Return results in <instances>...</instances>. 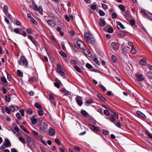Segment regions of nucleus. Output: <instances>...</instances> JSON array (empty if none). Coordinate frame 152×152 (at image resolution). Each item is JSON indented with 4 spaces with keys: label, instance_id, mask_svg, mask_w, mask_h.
<instances>
[{
    "label": "nucleus",
    "instance_id": "nucleus-12",
    "mask_svg": "<svg viewBox=\"0 0 152 152\" xmlns=\"http://www.w3.org/2000/svg\"><path fill=\"white\" fill-rule=\"evenodd\" d=\"M113 49L114 50H117L119 48V45L118 44L115 42H112L111 44Z\"/></svg>",
    "mask_w": 152,
    "mask_h": 152
},
{
    "label": "nucleus",
    "instance_id": "nucleus-25",
    "mask_svg": "<svg viewBox=\"0 0 152 152\" xmlns=\"http://www.w3.org/2000/svg\"><path fill=\"white\" fill-rule=\"evenodd\" d=\"M3 11L4 13L7 14L8 13V7H7L5 5H4L3 6Z\"/></svg>",
    "mask_w": 152,
    "mask_h": 152
},
{
    "label": "nucleus",
    "instance_id": "nucleus-23",
    "mask_svg": "<svg viewBox=\"0 0 152 152\" xmlns=\"http://www.w3.org/2000/svg\"><path fill=\"white\" fill-rule=\"evenodd\" d=\"M5 97L6 101L8 102H9L10 101V96L8 94H6L5 96Z\"/></svg>",
    "mask_w": 152,
    "mask_h": 152
},
{
    "label": "nucleus",
    "instance_id": "nucleus-16",
    "mask_svg": "<svg viewBox=\"0 0 152 152\" xmlns=\"http://www.w3.org/2000/svg\"><path fill=\"white\" fill-rule=\"evenodd\" d=\"M32 133L38 139H40L41 138L40 137L42 136L39 135L38 132L34 130H32Z\"/></svg>",
    "mask_w": 152,
    "mask_h": 152
},
{
    "label": "nucleus",
    "instance_id": "nucleus-18",
    "mask_svg": "<svg viewBox=\"0 0 152 152\" xmlns=\"http://www.w3.org/2000/svg\"><path fill=\"white\" fill-rule=\"evenodd\" d=\"M146 60L145 58L141 59L139 61V64L140 65H145L146 63Z\"/></svg>",
    "mask_w": 152,
    "mask_h": 152
},
{
    "label": "nucleus",
    "instance_id": "nucleus-11",
    "mask_svg": "<svg viewBox=\"0 0 152 152\" xmlns=\"http://www.w3.org/2000/svg\"><path fill=\"white\" fill-rule=\"evenodd\" d=\"M137 78L136 80L137 81H142L144 79V77L142 75H135Z\"/></svg>",
    "mask_w": 152,
    "mask_h": 152
},
{
    "label": "nucleus",
    "instance_id": "nucleus-35",
    "mask_svg": "<svg viewBox=\"0 0 152 152\" xmlns=\"http://www.w3.org/2000/svg\"><path fill=\"white\" fill-rule=\"evenodd\" d=\"M86 56H87L89 57H91V53L90 51L86 48Z\"/></svg>",
    "mask_w": 152,
    "mask_h": 152
},
{
    "label": "nucleus",
    "instance_id": "nucleus-8",
    "mask_svg": "<svg viewBox=\"0 0 152 152\" xmlns=\"http://www.w3.org/2000/svg\"><path fill=\"white\" fill-rule=\"evenodd\" d=\"M48 133L50 136H53L55 135L56 131L53 128L51 127L48 131Z\"/></svg>",
    "mask_w": 152,
    "mask_h": 152
},
{
    "label": "nucleus",
    "instance_id": "nucleus-64",
    "mask_svg": "<svg viewBox=\"0 0 152 152\" xmlns=\"http://www.w3.org/2000/svg\"><path fill=\"white\" fill-rule=\"evenodd\" d=\"M108 32L109 33H112L113 32V29L112 28H110L108 29Z\"/></svg>",
    "mask_w": 152,
    "mask_h": 152
},
{
    "label": "nucleus",
    "instance_id": "nucleus-3",
    "mask_svg": "<svg viewBox=\"0 0 152 152\" xmlns=\"http://www.w3.org/2000/svg\"><path fill=\"white\" fill-rule=\"evenodd\" d=\"M114 115L111 114L108 116L105 117V118L110 121L111 122L115 123V121L116 118L117 119H118V114L114 113Z\"/></svg>",
    "mask_w": 152,
    "mask_h": 152
},
{
    "label": "nucleus",
    "instance_id": "nucleus-21",
    "mask_svg": "<svg viewBox=\"0 0 152 152\" xmlns=\"http://www.w3.org/2000/svg\"><path fill=\"white\" fill-rule=\"evenodd\" d=\"M145 133L146 135L152 139V134L151 133L148 131H145Z\"/></svg>",
    "mask_w": 152,
    "mask_h": 152
},
{
    "label": "nucleus",
    "instance_id": "nucleus-9",
    "mask_svg": "<svg viewBox=\"0 0 152 152\" xmlns=\"http://www.w3.org/2000/svg\"><path fill=\"white\" fill-rule=\"evenodd\" d=\"M77 44L78 46L81 48L84 51V48L85 47V44L81 40H79L77 41Z\"/></svg>",
    "mask_w": 152,
    "mask_h": 152
},
{
    "label": "nucleus",
    "instance_id": "nucleus-46",
    "mask_svg": "<svg viewBox=\"0 0 152 152\" xmlns=\"http://www.w3.org/2000/svg\"><path fill=\"white\" fill-rule=\"evenodd\" d=\"M64 45V42H62L61 43V45L62 46V49L64 51H66V49Z\"/></svg>",
    "mask_w": 152,
    "mask_h": 152
},
{
    "label": "nucleus",
    "instance_id": "nucleus-44",
    "mask_svg": "<svg viewBox=\"0 0 152 152\" xmlns=\"http://www.w3.org/2000/svg\"><path fill=\"white\" fill-rule=\"evenodd\" d=\"M38 113L40 116H42L44 114V112L42 110H39L38 111Z\"/></svg>",
    "mask_w": 152,
    "mask_h": 152
},
{
    "label": "nucleus",
    "instance_id": "nucleus-24",
    "mask_svg": "<svg viewBox=\"0 0 152 152\" xmlns=\"http://www.w3.org/2000/svg\"><path fill=\"white\" fill-rule=\"evenodd\" d=\"M19 139L20 141L23 144H25L26 143V140L23 137H19Z\"/></svg>",
    "mask_w": 152,
    "mask_h": 152
},
{
    "label": "nucleus",
    "instance_id": "nucleus-15",
    "mask_svg": "<svg viewBox=\"0 0 152 152\" xmlns=\"http://www.w3.org/2000/svg\"><path fill=\"white\" fill-rule=\"evenodd\" d=\"M10 110L12 112L17 111L18 110V106L11 105L10 107Z\"/></svg>",
    "mask_w": 152,
    "mask_h": 152
},
{
    "label": "nucleus",
    "instance_id": "nucleus-59",
    "mask_svg": "<svg viewBox=\"0 0 152 152\" xmlns=\"http://www.w3.org/2000/svg\"><path fill=\"white\" fill-rule=\"evenodd\" d=\"M26 31L29 34H31L32 33L31 30L30 28L27 29Z\"/></svg>",
    "mask_w": 152,
    "mask_h": 152
},
{
    "label": "nucleus",
    "instance_id": "nucleus-62",
    "mask_svg": "<svg viewBox=\"0 0 152 152\" xmlns=\"http://www.w3.org/2000/svg\"><path fill=\"white\" fill-rule=\"evenodd\" d=\"M54 84L55 86L58 88H60V86L59 83L57 82H55L54 83Z\"/></svg>",
    "mask_w": 152,
    "mask_h": 152
},
{
    "label": "nucleus",
    "instance_id": "nucleus-20",
    "mask_svg": "<svg viewBox=\"0 0 152 152\" xmlns=\"http://www.w3.org/2000/svg\"><path fill=\"white\" fill-rule=\"evenodd\" d=\"M98 97L103 102H106L107 101L106 99L104 97H103L101 94H97Z\"/></svg>",
    "mask_w": 152,
    "mask_h": 152
},
{
    "label": "nucleus",
    "instance_id": "nucleus-40",
    "mask_svg": "<svg viewBox=\"0 0 152 152\" xmlns=\"http://www.w3.org/2000/svg\"><path fill=\"white\" fill-rule=\"evenodd\" d=\"M130 52L133 54H135L137 53L136 50L133 47L132 48Z\"/></svg>",
    "mask_w": 152,
    "mask_h": 152
},
{
    "label": "nucleus",
    "instance_id": "nucleus-33",
    "mask_svg": "<svg viewBox=\"0 0 152 152\" xmlns=\"http://www.w3.org/2000/svg\"><path fill=\"white\" fill-rule=\"evenodd\" d=\"M99 22L100 25L102 26H104L105 25V22L104 20H99Z\"/></svg>",
    "mask_w": 152,
    "mask_h": 152
},
{
    "label": "nucleus",
    "instance_id": "nucleus-57",
    "mask_svg": "<svg viewBox=\"0 0 152 152\" xmlns=\"http://www.w3.org/2000/svg\"><path fill=\"white\" fill-rule=\"evenodd\" d=\"M118 127H120L121 126V123L119 121H118L117 123H116L115 122V123H114Z\"/></svg>",
    "mask_w": 152,
    "mask_h": 152
},
{
    "label": "nucleus",
    "instance_id": "nucleus-58",
    "mask_svg": "<svg viewBox=\"0 0 152 152\" xmlns=\"http://www.w3.org/2000/svg\"><path fill=\"white\" fill-rule=\"evenodd\" d=\"M86 67L89 69H91L92 68V66L89 63L86 64Z\"/></svg>",
    "mask_w": 152,
    "mask_h": 152
},
{
    "label": "nucleus",
    "instance_id": "nucleus-37",
    "mask_svg": "<svg viewBox=\"0 0 152 152\" xmlns=\"http://www.w3.org/2000/svg\"><path fill=\"white\" fill-rule=\"evenodd\" d=\"M117 25L119 26L122 29H124L125 27L124 25L122 24V23L119 21L117 22Z\"/></svg>",
    "mask_w": 152,
    "mask_h": 152
},
{
    "label": "nucleus",
    "instance_id": "nucleus-36",
    "mask_svg": "<svg viewBox=\"0 0 152 152\" xmlns=\"http://www.w3.org/2000/svg\"><path fill=\"white\" fill-rule=\"evenodd\" d=\"M118 7L123 12H124L125 11V8L124 7L123 5H119L118 6Z\"/></svg>",
    "mask_w": 152,
    "mask_h": 152
},
{
    "label": "nucleus",
    "instance_id": "nucleus-41",
    "mask_svg": "<svg viewBox=\"0 0 152 152\" xmlns=\"http://www.w3.org/2000/svg\"><path fill=\"white\" fill-rule=\"evenodd\" d=\"M93 60L97 65H100V63L98 61V59L96 57H95L94 58Z\"/></svg>",
    "mask_w": 152,
    "mask_h": 152
},
{
    "label": "nucleus",
    "instance_id": "nucleus-61",
    "mask_svg": "<svg viewBox=\"0 0 152 152\" xmlns=\"http://www.w3.org/2000/svg\"><path fill=\"white\" fill-rule=\"evenodd\" d=\"M112 17L113 18H117V15L116 13H113L112 15Z\"/></svg>",
    "mask_w": 152,
    "mask_h": 152
},
{
    "label": "nucleus",
    "instance_id": "nucleus-51",
    "mask_svg": "<svg viewBox=\"0 0 152 152\" xmlns=\"http://www.w3.org/2000/svg\"><path fill=\"white\" fill-rule=\"evenodd\" d=\"M99 13L100 15L101 16H104L105 15L104 12L101 10H99Z\"/></svg>",
    "mask_w": 152,
    "mask_h": 152
},
{
    "label": "nucleus",
    "instance_id": "nucleus-42",
    "mask_svg": "<svg viewBox=\"0 0 152 152\" xmlns=\"http://www.w3.org/2000/svg\"><path fill=\"white\" fill-rule=\"evenodd\" d=\"M97 111L99 113L102 115H103L102 112V109L99 108V107H97Z\"/></svg>",
    "mask_w": 152,
    "mask_h": 152
},
{
    "label": "nucleus",
    "instance_id": "nucleus-5",
    "mask_svg": "<svg viewBox=\"0 0 152 152\" xmlns=\"http://www.w3.org/2000/svg\"><path fill=\"white\" fill-rule=\"evenodd\" d=\"M26 140L27 143L29 146L32 147L34 145L35 142L33 138L28 136Z\"/></svg>",
    "mask_w": 152,
    "mask_h": 152
},
{
    "label": "nucleus",
    "instance_id": "nucleus-1",
    "mask_svg": "<svg viewBox=\"0 0 152 152\" xmlns=\"http://www.w3.org/2000/svg\"><path fill=\"white\" fill-rule=\"evenodd\" d=\"M96 40L93 35L89 31L86 32V42L91 44L94 43Z\"/></svg>",
    "mask_w": 152,
    "mask_h": 152
},
{
    "label": "nucleus",
    "instance_id": "nucleus-60",
    "mask_svg": "<svg viewBox=\"0 0 152 152\" xmlns=\"http://www.w3.org/2000/svg\"><path fill=\"white\" fill-rule=\"evenodd\" d=\"M8 147V146H7L6 144L5 143H4L2 145H1V148L3 149H4L5 148H6L7 147Z\"/></svg>",
    "mask_w": 152,
    "mask_h": 152
},
{
    "label": "nucleus",
    "instance_id": "nucleus-56",
    "mask_svg": "<svg viewBox=\"0 0 152 152\" xmlns=\"http://www.w3.org/2000/svg\"><path fill=\"white\" fill-rule=\"evenodd\" d=\"M55 142L59 145H60V142L59 139L58 138H56L55 140Z\"/></svg>",
    "mask_w": 152,
    "mask_h": 152
},
{
    "label": "nucleus",
    "instance_id": "nucleus-7",
    "mask_svg": "<svg viewBox=\"0 0 152 152\" xmlns=\"http://www.w3.org/2000/svg\"><path fill=\"white\" fill-rule=\"evenodd\" d=\"M50 99L51 101V102L53 104V105L55 107L56 106V103L54 101L55 98V95L54 94H49Z\"/></svg>",
    "mask_w": 152,
    "mask_h": 152
},
{
    "label": "nucleus",
    "instance_id": "nucleus-2",
    "mask_svg": "<svg viewBox=\"0 0 152 152\" xmlns=\"http://www.w3.org/2000/svg\"><path fill=\"white\" fill-rule=\"evenodd\" d=\"M48 126V125L46 122H42L39 126L40 131L42 133H46Z\"/></svg>",
    "mask_w": 152,
    "mask_h": 152
},
{
    "label": "nucleus",
    "instance_id": "nucleus-45",
    "mask_svg": "<svg viewBox=\"0 0 152 152\" xmlns=\"http://www.w3.org/2000/svg\"><path fill=\"white\" fill-rule=\"evenodd\" d=\"M17 73L18 75L20 77H22L23 76V73L19 70H17Z\"/></svg>",
    "mask_w": 152,
    "mask_h": 152
},
{
    "label": "nucleus",
    "instance_id": "nucleus-50",
    "mask_svg": "<svg viewBox=\"0 0 152 152\" xmlns=\"http://www.w3.org/2000/svg\"><path fill=\"white\" fill-rule=\"evenodd\" d=\"M111 59L114 62H115L116 61V57L114 55H113L111 57Z\"/></svg>",
    "mask_w": 152,
    "mask_h": 152
},
{
    "label": "nucleus",
    "instance_id": "nucleus-39",
    "mask_svg": "<svg viewBox=\"0 0 152 152\" xmlns=\"http://www.w3.org/2000/svg\"><path fill=\"white\" fill-rule=\"evenodd\" d=\"M86 118H88V119H89V120H91L93 119V118L92 117L91 115H90L86 112Z\"/></svg>",
    "mask_w": 152,
    "mask_h": 152
},
{
    "label": "nucleus",
    "instance_id": "nucleus-63",
    "mask_svg": "<svg viewBox=\"0 0 152 152\" xmlns=\"http://www.w3.org/2000/svg\"><path fill=\"white\" fill-rule=\"evenodd\" d=\"M102 106L104 108H105L106 110H110L109 108L108 107H107V106L106 105L104 104H102Z\"/></svg>",
    "mask_w": 152,
    "mask_h": 152
},
{
    "label": "nucleus",
    "instance_id": "nucleus-53",
    "mask_svg": "<svg viewBox=\"0 0 152 152\" xmlns=\"http://www.w3.org/2000/svg\"><path fill=\"white\" fill-rule=\"evenodd\" d=\"M74 68L75 69L77 70V71L78 72H81V70H80V69L78 67H77V66H74Z\"/></svg>",
    "mask_w": 152,
    "mask_h": 152
},
{
    "label": "nucleus",
    "instance_id": "nucleus-48",
    "mask_svg": "<svg viewBox=\"0 0 152 152\" xmlns=\"http://www.w3.org/2000/svg\"><path fill=\"white\" fill-rule=\"evenodd\" d=\"M99 87H100L102 89V90H103V91H106V88L102 84H99Z\"/></svg>",
    "mask_w": 152,
    "mask_h": 152
},
{
    "label": "nucleus",
    "instance_id": "nucleus-4",
    "mask_svg": "<svg viewBox=\"0 0 152 152\" xmlns=\"http://www.w3.org/2000/svg\"><path fill=\"white\" fill-rule=\"evenodd\" d=\"M18 64L20 65H22L25 67H27L28 61L25 56H23L21 57L18 61Z\"/></svg>",
    "mask_w": 152,
    "mask_h": 152
},
{
    "label": "nucleus",
    "instance_id": "nucleus-38",
    "mask_svg": "<svg viewBox=\"0 0 152 152\" xmlns=\"http://www.w3.org/2000/svg\"><path fill=\"white\" fill-rule=\"evenodd\" d=\"M146 75L149 78H152V72L151 71H149L147 72Z\"/></svg>",
    "mask_w": 152,
    "mask_h": 152
},
{
    "label": "nucleus",
    "instance_id": "nucleus-6",
    "mask_svg": "<svg viewBox=\"0 0 152 152\" xmlns=\"http://www.w3.org/2000/svg\"><path fill=\"white\" fill-rule=\"evenodd\" d=\"M57 71V72L62 76L65 75V73L63 71V68L61 64H58Z\"/></svg>",
    "mask_w": 152,
    "mask_h": 152
},
{
    "label": "nucleus",
    "instance_id": "nucleus-55",
    "mask_svg": "<svg viewBox=\"0 0 152 152\" xmlns=\"http://www.w3.org/2000/svg\"><path fill=\"white\" fill-rule=\"evenodd\" d=\"M1 81L3 83H6L7 82V80L4 77H2L1 78Z\"/></svg>",
    "mask_w": 152,
    "mask_h": 152
},
{
    "label": "nucleus",
    "instance_id": "nucleus-26",
    "mask_svg": "<svg viewBox=\"0 0 152 152\" xmlns=\"http://www.w3.org/2000/svg\"><path fill=\"white\" fill-rule=\"evenodd\" d=\"M130 49V48L127 46H126L124 48H123L122 50L123 51V53L124 54H126V51L129 50Z\"/></svg>",
    "mask_w": 152,
    "mask_h": 152
},
{
    "label": "nucleus",
    "instance_id": "nucleus-30",
    "mask_svg": "<svg viewBox=\"0 0 152 152\" xmlns=\"http://www.w3.org/2000/svg\"><path fill=\"white\" fill-rule=\"evenodd\" d=\"M71 45L74 49L75 50V52H77V47L76 46L75 44L74 43H72L71 44Z\"/></svg>",
    "mask_w": 152,
    "mask_h": 152
},
{
    "label": "nucleus",
    "instance_id": "nucleus-43",
    "mask_svg": "<svg viewBox=\"0 0 152 152\" xmlns=\"http://www.w3.org/2000/svg\"><path fill=\"white\" fill-rule=\"evenodd\" d=\"M5 110L7 113L10 114V109L8 107L6 106L5 107Z\"/></svg>",
    "mask_w": 152,
    "mask_h": 152
},
{
    "label": "nucleus",
    "instance_id": "nucleus-27",
    "mask_svg": "<svg viewBox=\"0 0 152 152\" xmlns=\"http://www.w3.org/2000/svg\"><path fill=\"white\" fill-rule=\"evenodd\" d=\"M40 139H39L38 140L41 141L45 145H47V142L45 140H43V137L42 136L40 137Z\"/></svg>",
    "mask_w": 152,
    "mask_h": 152
},
{
    "label": "nucleus",
    "instance_id": "nucleus-52",
    "mask_svg": "<svg viewBox=\"0 0 152 152\" xmlns=\"http://www.w3.org/2000/svg\"><path fill=\"white\" fill-rule=\"evenodd\" d=\"M90 8L92 10H94L96 9L97 7L95 5H92L91 6Z\"/></svg>",
    "mask_w": 152,
    "mask_h": 152
},
{
    "label": "nucleus",
    "instance_id": "nucleus-19",
    "mask_svg": "<svg viewBox=\"0 0 152 152\" xmlns=\"http://www.w3.org/2000/svg\"><path fill=\"white\" fill-rule=\"evenodd\" d=\"M35 116H34L31 118V122L32 124H35L37 123V121L36 118H35Z\"/></svg>",
    "mask_w": 152,
    "mask_h": 152
},
{
    "label": "nucleus",
    "instance_id": "nucleus-13",
    "mask_svg": "<svg viewBox=\"0 0 152 152\" xmlns=\"http://www.w3.org/2000/svg\"><path fill=\"white\" fill-rule=\"evenodd\" d=\"M88 127L90 129L94 132H99V128L94 125L89 124Z\"/></svg>",
    "mask_w": 152,
    "mask_h": 152
},
{
    "label": "nucleus",
    "instance_id": "nucleus-32",
    "mask_svg": "<svg viewBox=\"0 0 152 152\" xmlns=\"http://www.w3.org/2000/svg\"><path fill=\"white\" fill-rule=\"evenodd\" d=\"M94 100L93 99H90L86 101V104L89 105L94 103Z\"/></svg>",
    "mask_w": 152,
    "mask_h": 152
},
{
    "label": "nucleus",
    "instance_id": "nucleus-17",
    "mask_svg": "<svg viewBox=\"0 0 152 152\" xmlns=\"http://www.w3.org/2000/svg\"><path fill=\"white\" fill-rule=\"evenodd\" d=\"M47 22L49 25L51 27H54L56 25V23L52 20H48Z\"/></svg>",
    "mask_w": 152,
    "mask_h": 152
},
{
    "label": "nucleus",
    "instance_id": "nucleus-14",
    "mask_svg": "<svg viewBox=\"0 0 152 152\" xmlns=\"http://www.w3.org/2000/svg\"><path fill=\"white\" fill-rule=\"evenodd\" d=\"M76 102L79 106H81L83 103L82 99L81 97L77 96L76 98Z\"/></svg>",
    "mask_w": 152,
    "mask_h": 152
},
{
    "label": "nucleus",
    "instance_id": "nucleus-10",
    "mask_svg": "<svg viewBox=\"0 0 152 152\" xmlns=\"http://www.w3.org/2000/svg\"><path fill=\"white\" fill-rule=\"evenodd\" d=\"M137 115L141 118L143 119H146V116L143 113L139 111H137L136 112Z\"/></svg>",
    "mask_w": 152,
    "mask_h": 152
},
{
    "label": "nucleus",
    "instance_id": "nucleus-49",
    "mask_svg": "<svg viewBox=\"0 0 152 152\" xmlns=\"http://www.w3.org/2000/svg\"><path fill=\"white\" fill-rule=\"evenodd\" d=\"M27 112L28 113L30 114H31L33 113V111L30 108H28L27 110Z\"/></svg>",
    "mask_w": 152,
    "mask_h": 152
},
{
    "label": "nucleus",
    "instance_id": "nucleus-47",
    "mask_svg": "<svg viewBox=\"0 0 152 152\" xmlns=\"http://www.w3.org/2000/svg\"><path fill=\"white\" fill-rule=\"evenodd\" d=\"M59 53L63 57H65L66 56V53L63 51H59Z\"/></svg>",
    "mask_w": 152,
    "mask_h": 152
},
{
    "label": "nucleus",
    "instance_id": "nucleus-34",
    "mask_svg": "<svg viewBox=\"0 0 152 152\" xmlns=\"http://www.w3.org/2000/svg\"><path fill=\"white\" fill-rule=\"evenodd\" d=\"M20 29L18 28H16L14 29V31L16 34H21V33H20Z\"/></svg>",
    "mask_w": 152,
    "mask_h": 152
},
{
    "label": "nucleus",
    "instance_id": "nucleus-54",
    "mask_svg": "<svg viewBox=\"0 0 152 152\" xmlns=\"http://www.w3.org/2000/svg\"><path fill=\"white\" fill-rule=\"evenodd\" d=\"M103 134L104 135H106L109 133V132L108 131L104 129L102 131Z\"/></svg>",
    "mask_w": 152,
    "mask_h": 152
},
{
    "label": "nucleus",
    "instance_id": "nucleus-28",
    "mask_svg": "<svg viewBox=\"0 0 152 152\" xmlns=\"http://www.w3.org/2000/svg\"><path fill=\"white\" fill-rule=\"evenodd\" d=\"M8 146H10V141L7 139H5V142L4 143Z\"/></svg>",
    "mask_w": 152,
    "mask_h": 152
},
{
    "label": "nucleus",
    "instance_id": "nucleus-22",
    "mask_svg": "<svg viewBox=\"0 0 152 152\" xmlns=\"http://www.w3.org/2000/svg\"><path fill=\"white\" fill-rule=\"evenodd\" d=\"M129 22L130 24L132 26H134L135 24V21L134 19H131L129 20H127Z\"/></svg>",
    "mask_w": 152,
    "mask_h": 152
},
{
    "label": "nucleus",
    "instance_id": "nucleus-31",
    "mask_svg": "<svg viewBox=\"0 0 152 152\" xmlns=\"http://www.w3.org/2000/svg\"><path fill=\"white\" fill-rule=\"evenodd\" d=\"M34 106L39 109H42V107L39 104L37 103H36L34 104Z\"/></svg>",
    "mask_w": 152,
    "mask_h": 152
},
{
    "label": "nucleus",
    "instance_id": "nucleus-29",
    "mask_svg": "<svg viewBox=\"0 0 152 152\" xmlns=\"http://www.w3.org/2000/svg\"><path fill=\"white\" fill-rule=\"evenodd\" d=\"M108 110H105L103 112L104 114L107 116H109L111 114L110 113V112L108 111Z\"/></svg>",
    "mask_w": 152,
    "mask_h": 152
}]
</instances>
